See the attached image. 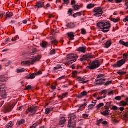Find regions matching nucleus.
<instances>
[{
	"mask_svg": "<svg viewBox=\"0 0 128 128\" xmlns=\"http://www.w3.org/2000/svg\"><path fill=\"white\" fill-rule=\"evenodd\" d=\"M97 26L102 30V32L106 33L110 32V30L112 28V24L109 21L103 20L97 24Z\"/></svg>",
	"mask_w": 128,
	"mask_h": 128,
	"instance_id": "nucleus-1",
	"label": "nucleus"
},
{
	"mask_svg": "<svg viewBox=\"0 0 128 128\" xmlns=\"http://www.w3.org/2000/svg\"><path fill=\"white\" fill-rule=\"evenodd\" d=\"M42 58V56L38 55L37 57H34L29 61H23L22 62V66H30V64H34L36 62H38Z\"/></svg>",
	"mask_w": 128,
	"mask_h": 128,
	"instance_id": "nucleus-2",
	"label": "nucleus"
},
{
	"mask_svg": "<svg viewBox=\"0 0 128 128\" xmlns=\"http://www.w3.org/2000/svg\"><path fill=\"white\" fill-rule=\"evenodd\" d=\"M100 66V62L98 60H95L93 61L92 62L89 64L88 68L91 70H94L98 68Z\"/></svg>",
	"mask_w": 128,
	"mask_h": 128,
	"instance_id": "nucleus-3",
	"label": "nucleus"
},
{
	"mask_svg": "<svg viewBox=\"0 0 128 128\" xmlns=\"http://www.w3.org/2000/svg\"><path fill=\"white\" fill-rule=\"evenodd\" d=\"M78 58V56L76 54H68L67 56V58H68L69 62L66 63V66H68L69 64H74V62H76V58Z\"/></svg>",
	"mask_w": 128,
	"mask_h": 128,
	"instance_id": "nucleus-4",
	"label": "nucleus"
},
{
	"mask_svg": "<svg viewBox=\"0 0 128 128\" xmlns=\"http://www.w3.org/2000/svg\"><path fill=\"white\" fill-rule=\"evenodd\" d=\"M124 59L118 61L117 64H114L113 65L114 68H120V66H122L126 62V60H128V54H124L123 55Z\"/></svg>",
	"mask_w": 128,
	"mask_h": 128,
	"instance_id": "nucleus-5",
	"label": "nucleus"
},
{
	"mask_svg": "<svg viewBox=\"0 0 128 128\" xmlns=\"http://www.w3.org/2000/svg\"><path fill=\"white\" fill-rule=\"evenodd\" d=\"M93 12L95 14H94V16H97L98 18H99V16H102V14H104L102 7L95 8L93 10Z\"/></svg>",
	"mask_w": 128,
	"mask_h": 128,
	"instance_id": "nucleus-6",
	"label": "nucleus"
},
{
	"mask_svg": "<svg viewBox=\"0 0 128 128\" xmlns=\"http://www.w3.org/2000/svg\"><path fill=\"white\" fill-rule=\"evenodd\" d=\"M76 80L78 82H80V84H88V82H90V80H88V78H86V76L83 78L78 77L76 78Z\"/></svg>",
	"mask_w": 128,
	"mask_h": 128,
	"instance_id": "nucleus-7",
	"label": "nucleus"
},
{
	"mask_svg": "<svg viewBox=\"0 0 128 128\" xmlns=\"http://www.w3.org/2000/svg\"><path fill=\"white\" fill-rule=\"evenodd\" d=\"M91 58H92V55L91 54H88L84 55L81 58H80V62H86V60H90Z\"/></svg>",
	"mask_w": 128,
	"mask_h": 128,
	"instance_id": "nucleus-8",
	"label": "nucleus"
},
{
	"mask_svg": "<svg viewBox=\"0 0 128 128\" xmlns=\"http://www.w3.org/2000/svg\"><path fill=\"white\" fill-rule=\"evenodd\" d=\"M76 116L74 114H72L69 116L68 128H70L72 126V122H74V120H76Z\"/></svg>",
	"mask_w": 128,
	"mask_h": 128,
	"instance_id": "nucleus-9",
	"label": "nucleus"
},
{
	"mask_svg": "<svg viewBox=\"0 0 128 128\" xmlns=\"http://www.w3.org/2000/svg\"><path fill=\"white\" fill-rule=\"evenodd\" d=\"M106 79L104 78H100L98 80H96V86H102V84H104L106 82H105Z\"/></svg>",
	"mask_w": 128,
	"mask_h": 128,
	"instance_id": "nucleus-10",
	"label": "nucleus"
},
{
	"mask_svg": "<svg viewBox=\"0 0 128 128\" xmlns=\"http://www.w3.org/2000/svg\"><path fill=\"white\" fill-rule=\"evenodd\" d=\"M66 120L64 117H62L60 121L59 126H60L61 128H64V125L66 124Z\"/></svg>",
	"mask_w": 128,
	"mask_h": 128,
	"instance_id": "nucleus-11",
	"label": "nucleus"
},
{
	"mask_svg": "<svg viewBox=\"0 0 128 128\" xmlns=\"http://www.w3.org/2000/svg\"><path fill=\"white\" fill-rule=\"evenodd\" d=\"M44 2H42L40 1H39L36 4V5L34 6L35 8H44Z\"/></svg>",
	"mask_w": 128,
	"mask_h": 128,
	"instance_id": "nucleus-12",
	"label": "nucleus"
},
{
	"mask_svg": "<svg viewBox=\"0 0 128 128\" xmlns=\"http://www.w3.org/2000/svg\"><path fill=\"white\" fill-rule=\"evenodd\" d=\"M38 110V108L36 106L28 108L27 110V114H28V112H36Z\"/></svg>",
	"mask_w": 128,
	"mask_h": 128,
	"instance_id": "nucleus-13",
	"label": "nucleus"
},
{
	"mask_svg": "<svg viewBox=\"0 0 128 128\" xmlns=\"http://www.w3.org/2000/svg\"><path fill=\"white\" fill-rule=\"evenodd\" d=\"M76 52H82V54H86V47H80L76 50Z\"/></svg>",
	"mask_w": 128,
	"mask_h": 128,
	"instance_id": "nucleus-14",
	"label": "nucleus"
},
{
	"mask_svg": "<svg viewBox=\"0 0 128 128\" xmlns=\"http://www.w3.org/2000/svg\"><path fill=\"white\" fill-rule=\"evenodd\" d=\"M14 104L10 105L8 107L5 108V110L6 112H10L14 108Z\"/></svg>",
	"mask_w": 128,
	"mask_h": 128,
	"instance_id": "nucleus-15",
	"label": "nucleus"
},
{
	"mask_svg": "<svg viewBox=\"0 0 128 128\" xmlns=\"http://www.w3.org/2000/svg\"><path fill=\"white\" fill-rule=\"evenodd\" d=\"M88 96V92L86 91H84L80 94L77 96L78 98H82L83 96Z\"/></svg>",
	"mask_w": 128,
	"mask_h": 128,
	"instance_id": "nucleus-16",
	"label": "nucleus"
},
{
	"mask_svg": "<svg viewBox=\"0 0 128 128\" xmlns=\"http://www.w3.org/2000/svg\"><path fill=\"white\" fill-rule=\"evenodd\" d=\"M67 34L70 38V40H74V33L71 32L68 33Z\"/></svg>",
	"mask_w": 128,
	"mask_h": 128,
	"instance_id": "nucleus-17",
	"label": "nucleus"
},
{
	"mask_svg": "<svg viewBox=\"0 0 128 128\" xmlns=\"http://www.w3.org/2000/svg\"><path fill=\"white\" fill-rule=\"evenodd\" d=\"M67 28H76V24H74V23H68L66 26Z\"/></svg>",
	"mask_w": 128,
	"mask_h": 128,
	"instance_id": "nucleus-18",
	"label": "nucleus"
},
{
	"mask_svg": "<svg viewBox=\"0 0 128 128\" xmlns=\"http://www.w3.org/2000/svg\"><path fill=\"white\" fill-rule=\"evenodd\" d=\"M36 78V74H30V75L26 76V78L27 80H34Z\"/></svg>",
	"mask_w": 128,
	"mask_h": 128,
	"instance_id": "nucleus-19",
	"label": "nucleus"
},
{
	"mask_svg": "<svg viewBox=\"0 0 128 128\" xmlns=\"http://www.w3.org/2000/svg\"><path fill=\"white\" fill-rule=\"evenodd\" d=\"M120 44L122 46H126V48H128V42H124V40H121L120 41Z\"/></svg>",
	"mask_w": 128,
	"mask_h": 128,
	"instance_id": "nucleus-20",
	"label": "nucleus"
},
{
	"mask_svg": "<svg viewBox=\"0 0 128 128\" xmlns=\"http://www.w3.org/2000/svg\"><path fill=\"white\" fill-rule=\"evenodd\" d=\"M6 76H0V82H4L6 81Z\"/></svg>",
	"mask_w": 128,
	"mask_h": 128,
	"instance_id": "nucleus-21",
	"label": "nucleus"
},
{
	"mask_svg": "<svg viewBox=\"0 0 128 128\" xmlns=\"http://www.w3.org/2000/svg\"><path fill=\"white\" fill-rule=\"evenodd\" d=\"M82 14H84V12H76L73 14V16L76 18H78V16H82Z\"/></svg>",
	"mask_w": 128,
	"mask_h": 128,
	"instance_id": "nucleus-22",
	"label": "nucleus"
},
{
	"mask_svg": "<svg viewBox=\"0 0 128 128\" xmlns=\"http://www.w3.org/2000/svg\"><path fill=\"white\" fill-rule=\"evenodd\" d=\"M119 106H120L123 107L126 106H128V103L124 100H122L119 103Z\"/></svg>",
	"mask_w": 128,
	"mask_h": 128,
	"instance_id": "nucleus-23",
	"label": "nucleus"
},
{
	"mask_svg": "<svg viewBox=\"0 0 128 128\" xmlns=\"http://www.w3.org/2000/svg\"><path fill=\"white\" fill-rule=\"evenodd\" d=\"M112 40H108L106 44V48H108L112 46Z\"/></svg>",
	"mask_w": 128,
	"mask_h": 128,
	"instance_id": "nucleus-24",
	"label": "nucleus"
},
{
	"mask_svg": "<svg viewBox=\"0 0 128 128\" xmlns=\"http://www.w3.org/2000/svg\"><path fill=\"white\" fill-rule=\"evenodd\" d=\"M110 110H106L104 112H101V114L104 116H108L110 114Z\"/></svg>",
	"mask_w": 128,
	"mask_h": 128,
	"instance_id": "nucleus-25",
	"label": "nucleus"
},
{
	"mask_svg": "<svg viewBox=\"0 0 128 128\" xmlns=\"http://www.w3.org/2000/svg\"><path fill=\"white\" fill-rule=\"evenodd\" d=\"M72 8L74 9V10H76V11L80 10V6L77 4L74 5L72 6Z\"/></svg>",
	"mask_w": 128,
	"mask_h": 128,
	"instance_id": "nucleus-26",
	"label": "nucleus"
},
{
	"mask_svg": "<svg viewBox=\"0 0 128 128\" xmlns=\"http://www.w3.org/2000/svg\"><path fill=\"white\" fill-rule=\"evenodd\" d=\"M106 106H105V110H108L109 108H110L112 102H106Z\"/></svg>",
	"mask_w": 128,
	"mask_h": 128,
	"instance_id": "nucleus-27",
	"label": "nucleus"
},
{
	"mask_svg": "<svg viewBox=\"0 0 128 128\" xmlns=\"http://www.w3.org/2000/svg\"><path fill=\"white\" fill-rule=\"evenodd\" d=\"M41 46L43 48H48V42H43L41 44Z\"/></svg>",
	"mask_w": 128,
	"mask_h": 128,
	"instance_id": "nucleus-28",
	"label": "nucleus"
},
{
	"mask_svg": "<svg viewBox=\"0 0 128 128\" xmlns=\"http://www.w3.org/2000/svg\"><path fill=\"white\" fill-rule=\"evenodd\" d=\"M14 16V13H12V12H7L6 15L5 16L6 18H12V16Z\"/></svg>",
	"mask_w": 128,
	"mask_h": 128,
	"instance_id": "nucleus-29",
	"label": "nucleus"
},
{
	"mask_svg": "<svg viewBox=\"0 0 128 128\" xmlns=\"http://www.w3.org/2000/svg\"><path fill=\"white\" fill-rule=\"evenodd\" d=\"M64 65H58L56 67L54 68V70H60V68H64Z\"/></svg>",
	"mask_w": 128,
	"mask_h": 128,
	"instance_id": "nucleus-30",
	"label": "nucleus"
},
{
	"mask_svg": "<svg viewBox=\"0 0 128 128\" xmlns=\"http://www.w3.org/2000/svg\"><path fill=\"white\" fill-rule=\"evenodd\" d=\"M18 126H20V124H26V120L22 119L18 122Z\"/></svg>",
	"mask_w": 128,
	"mask_h": 128,
	"instance_id": "nucleus-31",
	"label": "nucleus"
},
{
	"mask_svg": "<svg viewBox=\"0 0 128 128\" xmlns=\"http://www.w3.org/2000/svg\"><path fill=\"white\" fill-rule=\"evenodd\" d=\"M68 94V92H66L62 95H60L59 96L60 98H61V100H63V98H64L66 97V96Z\"/></svg>",
	"mask_w": 128,
	"mask_h": 128,
	"instance_id": "nucleus-32",
	"label": "nucleus"
},
{
	"mask_svg": "<svg viewBox=\"0 0 128 128\" xmlns=\"http://www.w3.org/2000/svg\"><path fill=\"white\" fill-rule=\"evenodd\" d=\"M94 6H96V5L94 4H89L87 6V8H88V10H91V8H94Z\"/></svg>",
	"mask_w": 128,
	"mask_h": 128,
	"instance_id": "nucleus-33",
	"label": "nucleus"
},
{
	"mask_svg": "<svg viewBox=\"0 0 128 128\" xmlns=\"http://www.w3.org/2000/svg\"><path fill=\"white\" fill-rule=\"evenodd\" d=\"M12 126H14V122H10L6 126V128H12Z\"/></svg>",
	"mask_w": 128,
	"mask_h": 128,
	"instance_id": "nucleus-34",
	"label": "nucleus"
},
{
	"mask_svg": "<svg viewBox=\"0 0 128 128\" xmlns=\"http://www.w3.org/2000/svg\"><path fill=\"white\" fill-rule=\"evenodd\" d=\"M56 54V49H53L50 53V56H54V54Z\"/></svg>",
	"mask_w": 128,
	"mask_h": 128,
	"instance_id": "nucleus-35",
	"label": "nucleus"
},
{
	"mask_svg": "<svg viewBox=\"0 0 128 128\" xmlns=\"http://www.w3.org/2000/svg\"><path fill=\"white\" fill-rule=\"evenodd\" d=\"M111 21L113 22H114L115 24L116 22H120V18H112Z\"/></svg>",
	"mask_w": 128,
	"mask_h": 128,
	"instance_id": "nucleus-36",
	"label": "nucleus"
},
{
	"mask_svg": "<svg viewBox=\"0 0 128 128\" xmlns=\"http://www.w3.org/2000/svg\"><path fill=\"white\" fill-rule=\"evenodd\" d=\"M128 0H115V2L116 4H121V2H122V1L124 2H128Z\"/></svg>",
	"mask_w": 128,
	"mask_h": 128,
	"instance_id": "nucleus-37",
	"label": "nucleus"
},
{
	"mask_svg": "<svg viewBox=\"0 0 128 128\" xmlns=\"http://www.w3.org/2000/svg\"><path fill=\"white\" fill-rule=\"evenodd\" d=\"M104 106V103H100L99 104H98L97 106V108L98 110L99 108H102V106Z\"/></svg>",
	"mask_w": 128,
	"mask_h": 128,
	"instance_id": "nucleus-38",
	"label": "nucleus"
},
{
	"mask_svg": "<svg viewBox=\"0 0 128 128\" xmlns=\"http://www.w3.org/2000/svg\"><path fill=\"white\" fill-rule=\"evenodd\" d=\"M58 42L56 40H54L53 41H52V44H54V46H58Z\"/></svg>",
	"mask_w": 128,
	"mask_h": 128,
	"instance_id": "nucleus-39",
	"label": "nucleus"
},
{
	"mask_svg": "<svg viewBox=\"0 0 128 128\" xmlns=\"http://www.w3.org/2000/svg\"><path fill=\"white\" fill-rule=\"evenodd\" d=\"M112 84V81H109L106 84L104 83V85L106 86H110V84Z\"/></svg>",
	"mask_w": 128,
	"mask_h": 128,
	"instance_id": "nucleus-40",
	"label": "nucleus"
},
{
	"mask_svg": "<svg viewBox=\"0 0 128 128\" xmlns=\"http://www.w3.org/2000/svg\"><path fill=\"white\" fill-rule=\"evenodd\" d=\"M88 106V104H86V103L81 104L80 106V110H82V108H84L85 106Z\"/></svg>",
	"mask_w": 128,
	"mask_h": 128,
	"instance_id": "nucleus-41",
	"label": "nucleus"
},
{
	"mask_svg": "<svg viewBox=\"0 0 128 128\" xmlns=\"http://www.w3.org/2000/svg\"><path fill=\"white\" fill-rule=\"evenodd\" d=\"M114 100H118V101L122 100V96H116Z\"/></svg>",
	"mask_w": 128,
	"mask_h": 128,
	"instance_id": "nucleus-42",
	"label": "nucleus"
},
{
	"mask_svg": "<svg viewBox=\"0 0 128 128\" xmlns=\"http://www.w3.org/2000/svg\"><path fill=\"white\" fill-rule=\"evenodd\" d=\"M24 72V68L18 69L17 70L18 74H20V72Z\"/></svg>",
	"mask_w": 128,
	"mask_h": 128,
	"instance_id": "nucleus-43",
	"label": "nucleus"
},
{
	"mask_svg": "<svg viewBox=\"0 0 128 128\" xmlns=\"http://www.w3.org/2000/svg\"><path fill=\"white\" fill-rule=\"evenodd\" d=\"M16 38H20L18 36H16L14 38H12V42H16V40H18Z\"/></svg>",
	"mask_w": 128,
	"mask_h": 128,
	"instance_id": "nucleus-44",
	"label": "nucleus"
},
{
	"mask_svg": "<svg viewBox=\"0 0 128 128\" xmlns=\"http://www.w3.org/2000/svg\"><path fill=\"white\" fill-rule=\"evenodd\" d=\"M117 74H120V76H124V74H126V72H118Z\"/></svg>",
	"mask_w": 128,
	"mask_h": 128,
	"instance_id": "nucleus-45",
	"label": "nucleus"
},
{
	"mask_svg": "<svg viewBox=\"0 0 128 128\" xmlns=\"http://www.w3.org/2000/svg\"><path fill=\"white\" fill-rule=\"evenodd\" d=\"M9 42H10V38H8L5 42V44H7Z\"/></svg>",
	"mask_w": 128,
	"mask_h": 128,
	"instance_id": "nucleus-46",
	"label": "nucleus"
},
{
	"mask_svg": "<svg viewBox=\"0 0 128 128\" xmlns=\"http://www.w3.org/2000/svg\"><path fill=\"white\" fill-rule=\"evenodd\" d=\"M50 112V109L46 108V114H48Z\"/></svg>",
	"mask_w": 128,
	"mask_h": 128,
	"instance_id": "nucleus-47",
	"label": "nucleus"
},
{
	"mask_svg": "<svg viewBox=\"0 0 128 128\" xmlns=\"http://www.w3.org/2000/svg\"><path fill=\"white\" fill-rule=\"evenodd\" d=\"M68 14H70V16L72 14V8L70 9L68 11Z\"/></svg>",
	"mask_w": 128,
	"mask_h": 128,
	"instance_id": "nucleus-48",
	"label": "nucleus"
},
{
	"mask_svg": "<svg viewBox=\"0 0 128 128\" xmlns=\"http://www.w3.org/2000/svg\"><path fill=\"white\" fill-rule=\"evenodd\" d=\"M32 88V86L29 85L26 86V90H30Z\"/></svg>",
	"mask_w": 128,
	"mask_h": 128,
	"instance_id": "nucleus-49",
	"label": "nucleus"
},
{
	"mask_svg": "<svg viewBox=\"0 0 128 128\" xmlns=\"http://www.w3.org/2000/svg\"><path fill=\"white\" fill-rule=\"evenodd\" d=\"M76 0H73L71 2L72 6H75V5H76Z\"/></svg>",
	"mask_w": 128,
	"mask_h": 128,
	"instance_id": "nucleus-50",
	"label": "nucleus"
},
{
	"mask_svg": "<svg viewBox=\"0 0 128 128\" xmlns=\"http://www.w3.org/2000/svg\"><path fill=\"white\" fill-rule=\"evenodd\" d=\"M124 22H128V16H126L125 18L123 19Z\"/></svg>",
	"mask_w": 128,
	"mask_h": 128,
	"instance_id": "nucleus-51",
	"label": "nucleus"
},
{
	"mask_svg": "<svg viewBox=\"0 0 128 128\" xmlns=\"http://www.w3.org/2000/svg\"><path fill=\"white\" fill-rule=\"evenodd\" d=\"M94 104H90L88 107V110H92V108H94Z\"/></svg>",
	"mask_w": 128,
	"mask_h": 128,
	"instance_id": "nucleus-52",
	"label": "nucleus"
},
{
	"mask_svg": "<svg viewBox=\"0 0 128 128\" xmlns=\"http://www.w3.org/2000/svg\"><path fill=\"white\" fill-rule=\"evenodd\" d=\"M104 118H102L100 120H98L97 122H100V124H102V122H104Z\"/></svg>",
	"mask_w": 128,
	"mask_h": 128,
	"instance_id": "nucleus-53",
	"label": "nucleus"
},
{
	"mask_svg": "<svg viewBox=\"0 0 128 128\" xmlns=\"http://www.w3.org/2000/svg\"><path fill=\"white\" fill-rule=\"evenodd\" d=\"M6 88V86L4 85L0 84V90H4Z\"/></svg>",
	"mask_w": 128,
	"mask_h": 128,
	"instance_id": "nucleus-54",
	"label": "nucleus"
},
{
	"mask_svg": "<svg viewBox=\"0 0 128 128\" xmlns=\"http://www.w3.org/2000/svg\"><path fill=\"white\" fill-rule=\"evenodd\" d=\"M82 34H86V31L84 29H82Z\"/></svg>",
	"mask_w": 128,
	"mask_h": 128,
	"instance_id": "nucleus-55",
	"label": "nucleus"
},
{
	"mask_svg": "<svg viewBox=\"0 0 128 128\" xmlns=\"http://www.w3.org/2000/svg\"><path fill=\"white\" fill-rule=\"evenodd\" d=\"M64 4H70V0H64Z\"/></svg>",
	"mask_w": 128,
	"mask_h": 128,
	"instance_id": "nucleus-56",
	"label": "nucleus"
},
{
	"mask_svg": "<svg viewBox=\"0 0 128 128\" xmlns=\"http://www.w3.org/2000/svg\"><path fill=\"white\" fill-rule=\"evenodd\" d=\"M118 108L116 106H113L112 108V110H118Z\"/></svg>",
	"mask_w": 128,
	"mask_h": 128,
	"instance_id": "nucleus-57",
	"label": "nucleus"
},
{
	"mask_svg": "<svg viewBox=\"0 0 128 128\" xmlns=\"http://www.w3.org/2000/svg\"><path fill=\"white\" fill-rule=\"evenodd\" d=\"M4 100H2V102H0V108L4 106Z\"/></svg>",
	"mask_w": 128,
	"mask_h": 128,
	"instance_id": "nucleus-58",
	"label": "nucleus"
},
{
	"mask_svg": "<svg viewBox=\"0 0 128 128\" xmlns=\"http://www.w3.org/2000/svg\"><path fill=\"white\" fill-rule=\"evenodd\" d=\"M83 118H88V114H84L82 115Z\"/></svg>",
	"mask_w": 128,
	"mask_h": 128,
	"instance_id": "nucleus-59",
	"label": "nucleus"
},
{
	"mask_svg": "<svg viewBox=\"0 0 128 128\" xmlns=\"http://www.w3.org/2000/svg\"><path fill=\"white\" fill-rule=\"evenodd\" d=\"M78 74V72L74 71L72 72V76H76V74Z\"/></svg>",
	"mask_w": 128,
	"mask_h": 128,
	"instance_id": "nucleus-60",
	"label": "nucleus"
},
{
	"mask_svg": "<svg viewBox=\"0 0 128 128\" xmlns=\"http://www.w3.org/2000/svg\"><path fill=\"white\" fill-rule=\"evenodd\" d=\"M42 71H39L36 74V76H40V74H42Z\"/></svg>",
	"mask_w": 128,
	"mask_h": 128,
	"instance_id": "nucleus-61",
	"label": "nucleus"
},
{
	"mask_svg": "<svg viewBox=\"0 0 128 128\" xmlns=\"http://www.w3.org/2000/svg\"><path fill=\"white\" fill-rule=\"evenodd\" d=\"M36 49L34 48L32 51V54H36Z\"/></svg>",
	"mask_w": 128,
	"mask_h": 128,
	"instance_id": "nucleus-62",
	"label": "nucleus"
},
{
	"mask_svg": "<svg viewBox=\"0 0 128 128\" xmlns=\"http://www.w3.org/2000/svg\"><path fill=\"white\" fill-rule=\"evenodd\" d=\"M108 124V122L106 121H103V122H102V124H104V126H106Z\"/></svg>",
	"mask_w": 128,
	"mask_h": 128,
	"instance_id": "nucleus-63",
	"label": "nucleus"
},
{
	"mask_svg": "<svg viewBox=\"0 0 128 128\" xmlns=\"http://www.w3.org/2000/svg\"><path fill=\"white\" fill-rule=\"evenodd\" d=\"M36 126H38V124H34L32 126L31 128H36Z\"/></svg>",
	"mask_w": 128,
	"mask_h": 128,
	"instance_id": "nucleus-64",
	"label": "nucleus"
}]
</instances>
